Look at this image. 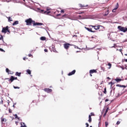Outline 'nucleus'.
I'll use <instances>...</instances> for the list:
<instances>
[{
  "mask_svg": "<svg viewBox=\"0 0 127 127\" xmlns=\"http://www.w3.org/2000/svg\"><path fill=\"white\" fill-rule=\"evenodd\" d=\"M115 81H116V82H121V81H122V79L117 78L115 79Z\"/></svg>",
  "mask_w": 127,
  "mask_h": 127,
  "instance_id": "obj_27",
  "label": "nucleus"
},
{
  "mask_svg": "<svg viewBox=\"0 0 127 127\" xmlns=\"http://www.w3.org/2000/svg\"><path fill=\"white\" fill-rule=\"evenodd\" d=\"M0 40H2V41H3V37L2 35H1V37H0Z\"/></svg>",
  "mask_w": 127,
  "mask_h": 127,
  "instance_id": "obj_34",
  "label": "nucleus"
},
{
  "mask_svg": "<svg viewBox=\"0 0 127 127\" xmlns=\"http://www.w3.org/2000/svg\"><path fill=\"white\" fill-rule=\"evenodd\" d=\"M61 12L62 13H64V10H61Z\"/></svg>",
  "mask_w": 127,
  "mask_h": 127,
  "instance_id": "obj_41",
  "label": "nucleus"
},
{
  "mask_svg": "<svg viewBox=\"0 0 127 127\" xmlns=\"http://www.w3.org/2000/svg\"><path fill=\"white\" fill-rule=\"evenodd\" d=\"M79 14H80V13H83V12H81V13H78Z\"/></svg>",
  "mask_w": 127,
  "mask_h": 127,
  "instance_id": "obj_54",
  "label": "nucleus"
},
{
  "mask_svg": "<svg viewBox=\"0 0 127 127\" xmlns=\"http://www.w3.org/2000/svg\"><path fill=\"white\" fill-rule=\"evenodd\" d=\"M108 66H109V69H111L112 68V64L111 63H108Z\"/></svg>",
  "mask_w": 127,
  "mask_h": 127,
  "instance_id": "obj_30",
  "label": "nucleus"
},
{
  "mask_svg": "<svg viewBox=\"0 0 127 127\" xmlns=\"http://www.w3.org/2000/svg\"><path fill=\"white\" fill-rule=\"evenodd\" d=\"M44 91H45V92H46L47 93H52V89L50 88H45L44 89Z\"/></svg>",
  "mask_w": 127,
  "mask_h": 127,
  "instance_id": "obj_8",
  "label": "nucleus"
},
{
  "mask_svg": "<svg viewBox=\"0 0 127 127\" xmlns=\"http://www.w3.org/2000/svg\"><path fill=\"white\" fill-rule=\"evenodd\" d=\"M15 124L17 126V125H18V122L15 121Z\"/></svg>",
  "mask_w": 127,
  "mask_h": 127,
  "instance_id": "obj_44",
  "label": "nucleus"
},
{
  "mask_svg": "<svg viewBox=\"0 0 127 127\" xmlns=\"http://www.w3.org/2000/svg\"><path fill=\"white\" fill-rule=\"evenodd\" d=\"M118 28L120 31L122 32H127V28L122 27V26H118Z\"/></svg>",
  "mask_w": 127,
  "mask_h": 127,
  "instance_id": "obj_3",
  "label": "nucleus"
},
{
  "mask_svg": "<svg viewBox=\"0 0 127 127\" xmlns=\"http://www.w3.org/2000/svg\"><path fill=\"white\" fill-rule=\"evenodd\" d=\"M104 94H107V88H104Z\"/></svg>",
  "mask_w": 127,
  "mask_h": 127,
  "instance_id": "obj_32",
  "label": "nucleus"
},
{
  "mask_svg": "<svg viewBox=\"0 0 127 127\" xmlns=\"http://www.w3.org/2000/svg\"><path fill=\"white\" fill-rule=\"evenodd\" d=\"M28 56H29V57H31V56H32V55L30 54L28 55Z\"/></svg>",
  "mask_w": 127,
  "mask_h": 127,
  "instance_id": "obj_46",
  "label": "nucleus"
},
{
  "mask_svg": "<svg viewBox=\"0 0 127 127\" xmlns=\"http://www.w3.org/2000/svg\"><path fill=\"white\" fill-rule=\"evenodd\" d=\"M102 68V69H103V67H101Z\"/></svg>",
  "mask_w": 127,
  "mask_h": 127,
  "instance_id": "obj_60",
  "label": "nucleus"
},
{
  "mask_svg": "<svg viewBox=\"0 0 127 127\" xmlns=\"http://www.w3.org/2000/svg\"><path fill=\"white\" fill-rule=\"evenodd\" d=\"M41 12H42V13H44V14H47L48 15H49V13H50V11H44V10H41Z\"/></svg>",
  "mask_w": 127,
  "mask_h": 127,
  "instance_id": "obj_9",
  "label": "nucleus"
},
{
  "mask_svg": "<svg viewBox=\"0 0 127 127\" xmlns=\"http://www.w3.org/2000/svg\"><path fill=\"white\" fill-rule=\"evenodd\" d=\"M107 79H108V80H111V78H110L109 77H107Z\"/></svg>",
  "mask_w": 127,
  "mask_h": 127,
  "instance_id": "obj_51",
  "label": "nucleus"
},
{
  "mask_svg": "<svg viewBox=\"0 0 127 127\" xmlns=\"http://www.w3.org/2000/svg\"><path fill=\"white\" fill-rule=\"evenodd\" d=\"M44 51L45 52H48V50L45 49Z\"/></svg>",
  "mask_w": 127,
  "mask_h": 127,
  "instance_id": "obj_40",
  "label": "nucleus"
},
{
  "mask_svg": "<svg viewBox=\"0 0 127 127\" xmlns=\"http://www.w3.org/2000/svg\"><path fill=\"white\" fill-rule=\"evenodd\" d=\"M105 102H109V99H106L105 100Z\"/></svg>",
  "mask_w": 127,
  "mask_h": 127,
  "instance_id": "obj_48",
  "label": "nucleus"
},
{
  "mask_svg": "<svg viewBox=\"0 0 127 127\" xmlns=\"http://www.w3.org/2000/svg\"><path fill=\"white\" fill-rule=\"evenodd\" d=\"M21 75V72H16L15 73V76H18V77H20Z\"/></svg>",
  "mask_w": 127,
  "mask_h": 127,
  "instance_id": "obj_18",
  "label": "nucleus"
},
{
  "mask_svg": "<svg viewBox=\"0 0 127 127\" xmlns=\"http://www.w3.org/2000/svg\"><path fill=\"white\" fill-rule=\"evenodd\" d=\"M8 112L10 114H11V113H12V111L11 110V109H9L8 110Z\"/></svg>",
  "mask_w": 127,
  "mask_h": 127,
  "instance_id": "obj_35",
  "label": "nucleus"
},
{
  "mask_svg": "<svg viewBox=\"0 0 127 127\" xmlns=\"http://www.w3.org/2000/svg\"><path fill=\"white\" fill-rule=\"evenodd\" d=\"M117 8H119V3H117V4L115 6V7L113 9V12H116V10H117Z\"/></svg>",
  "mask_w": 127,
  "mask_h": 127,
  "instance_id": "obj_12",
  "label": "nucleus"
},
{
  "mask_svg": "<svg viewBox=\"0 0 127 127\" xmlns=\"http://www.w3.org/2000/svg\"><path fill=\"white\" fill-rule=\"evenodd\" d=\"M0 105H3V101H2V98H0Z\"/></svg>",
  "mask_w": 127,
  "mask_h": 127,
  "instance_id": "obj_28",
  "label": "nucleus"
},
{
  "mask_svg": "<svg viewBox=\"0 0 127 127\" xmlns=\"http://www.w3.org/2000/svg\"><path fill=\"white\" fill-rule=\"evenodd\" d=\"M16 24H18V21H15L14 22V23L12 24V25H16Z\"/></svg>",
  "mask_w": 127,
  "mask_h": 127,
  "instance_id": "obj_25",
  "label": "nucleus"
},
{
  "mask_svg": "<svg viewBox=\"0 0 127 127\" xmlns=\"http://www.w3.org/2000/svg\"><path fill=\"white\" fill-rule=\"evenodd\" d=\"M0 51H1V52H5L4 50H3V49L0 48Z\"/></svg>",
  "mask_w": 127,
  "mask_h": 127,
  "instance_id": "obj_37",
  "label": "nucleus"
},
{
  "mask_svg": "<svg viewBox=\"0 0 127 127\" xmlns=\"http://www.w3.org/2000/svg\"><path fill=\"white\" fill-rule=\"evenodd\" d=\"M27 73H28V74H29V75H31V70H30V69H27L26 70Z\"/></svg>",
  "mask_w": 127,
  "mask_h": 127,
  "instance_id": "obj_24",
  "label": "nucleus"
},
{
  "mask_svg": "<svg viewBox=\"0 0 127 127\" xmlns=\"http://www.w3.org/2000/svg\"><path fill=\"white\" fill-rule=\"evenodd\" d=\"M52 48L53 52H56V49L55 48V46L52 45Z\"/></svg>",
  "mask_w": 127,
  "mask_h": 127,
  "instance_id": "obj_17",
  "label": "nucleus"
},
{
  "mask_svg": "<svg viewBox=\"0 0 127 127\" xmlns=\"http://www.w3.org/2000/svg\"><path fill=\"white\" fill-rule=\"evenodd\" d=\"M25 22L26 23V25H31V24H33L34 21L31 18H29L25 20Z\"/></svg>",
  "mask_w": 127,
  "mask_h": 127,
  "instance_id": "obj_2",
  "label": "nucleus"
},
{
  "mask_svg": "<svg viewBox=\"0 0 127 127\" xmlns=\"http://www.w3.org/2000/svg\"><path fill=\"white\" fill-rule=\"evenodd\" d=\"M90 116H91V117H92V116H95V114H94V113H91Z\"/></svg>",
  "mask_w": 127,
  "mask_h": 127,
  "instance_id": "obj_38",
  "label": "nucleus"
},
{
  "mask_svg": "<svg viewBox=\"0 0 127 127\" xmlns=\"http://www.w3.org/2000/svg\"><path fill=\"white\" fill-rule=\"evenodd\" d=\"M5 80H8V84H11L13 82L14 80H17V77H14L13 76L11 75L10 76V79L9 78H5Z\"/></svg>",
  "mask_w": 127,
  "mask_h": 127,
  "instance_id": "obj_1",
  "label": "nucleus"
},
{
  "mask_svg": "<svg viewBox=\"0 0 127 127\" xmlns=\"http://www.w3.org/2000/svg\"><path fill=\"white\" fill-rule=\"evenodd\" d=\"M97 69H91L89 71V74L90 77H93V75L92 74H94V73H97Z\"/></svg>",
  "mask_w": 127,
  "mask_h": 127,
  "instance_id": "obj_6",
  "label": "nucleus"
},
{
  "mask_svg": "<svg viewBox=\"0 0 127 127\" xmlns=\"http://www.w3.org/2000/svg\"><path fill=\"white\" fill-rule=\"evenodd\" d=\"M1 122L2 123H3V122H5V121H4V118H1Z\"/></svg>",
  "mask_w": 127,
  "mask_h": 127,
  "instance_id": "obj_39",
  "label": "nucleus"
},
{
  "mask_svg": "<svg viewBox=\"0 0 127 127\" xmlns=\"http://www.w3.org/2000/svg\"><path fill=\"white\" fill-rule=\"evenodd\" d=\"M40 40H42V41H45L46 40V37L45 36H43L40 38Z\"/></svg>",
  "mask_w": 127,
  "mask_h": 127,
  "instance_id": "obj_15",
  "label": "nucleus"
},
{
  "mask_svg": "<svg viewBox=\"0 0 127 127\" xmlns=\"http://www.w3.org/2000/svg\"><path fill=\"white\" fill-rule=\"evenodd\" d=\"M107 115V113H105L104 115H103V117H106V115Z\"/></svg>",
  "mask_w": 127,
  "mask_h": 127,
  "instance_id": "obj_47",
  "label": "nucleus"
},
{
  "mask_svg": "<svg viewBox=\"0 0 127 127\" xmlns=\"http://www.w3.org/2000/svg\"><path fill=\"white\" fill-rule=\"evenodd\" d=\"M2 32H3V33H6V32L10 33V32L9 31V30L8 29V26H7L6 27L2 28Z\"/></svg>",
  "mask_w": 127,
  "mask_h": 127,
  "instance_id": "obj_4",
  "label": "nucleus"
},
{
  "mask_svg": "<svg viewBox=\"0 0 127 127\" xmlns=\"http://www.w3.org/2000/svg\"><path fill=\"white\" fill-rule=\"evenodd\" d=\"M50 88H51V86H50Z\"/></svg>",
  "mask_w": 127,
  "mask_h": 127,
  "instance_id": "obj_59",
  "label": "nucleus"
},
{
  "mask_svg": "<svg viewBox=\"0 0 127 127\" xmlns=\"http://www.w3.org/2000/svg\"><path fill=\"white\" fill-rule=\"evenodd\" d=\"M108 126H109V123L107 122H105V127H108Z\"/></svg>",
  "mask_w": 127,
  "mask_h": 127,
  "instance_id": "obj_33",
  "label": "nucleus"
},
{
  "mask_svg": "<svg viewBox=\"0 0 127 127\" xmlns=\"http://www.w3.org/2000/svg\"><path fill=\"white\" fill-rule=\"evenodd\" d=\"M126 69H127V66H126Z\"/></svg>",
  "mask_w": 127,
  "mask_h": 127,
  "instance_id": "obj_56",
  "label": "nucleus"
},
{
  "mask_svg": "<svg viewBox=\"0 0 127 127\" xmlns=\"http://www.w3.org/2000/svg\"><path fill=\"white\" fill-rule=\"evenodd\" d=\"M89 123H92V117L91 116L89 115V120H88Z\"/></svg>",
  "mask_w": 127,
  "mask_h": 127,
  "instance_id": "obj_22",
  "label": "nucleus"
},
{
  "mask_svg": "<svg viewBox=\"0 0 127 127\" xmlns=\"http://www.w3.org/2000/svg\"><path fill=\"white\" fill-rule=\"evenodd\" d=\"M120 124H121V121H118L116 123V125H117V126H119Z\"/></svg>",
  "mask_w": 127,
  "mask_h": 127,
  "instance_id": "obj_36",
  "label": "nucleus"
},
{
  "mask_svg": "<svg viewBox=\"0 0 127 127\" xmlns=\"http://www.w3.org/2000/svg\"><path fill=\"white\" fill-rule=\"evenodd\" d=\"M80 7H87L88 5H83L82 4H79Z\"/></svg>",
  "mask_w": 127,
  "mask_h": 127,
  "instance_id": "obj_16",
  "label": "nucleus"
},
{
  "mask_svg": "<svg viewBox=\"0 0 127 127\" xmlns=\"http://www.w3.org/2000/svg\"><path fill=\"white\" fill-rule=\"evenodd\" d=\"M6 73H8V74H10L11 75L13 74V71H10L8 68H6Z\"/></svg>",
  "mask_w": 127,
  "mask_h": 127,
  "instance_id": "obj_13",
  "label": "nucleus"
},
{
  "mask_svg": "<svg viewBox=\"0 0 127 127\" xmlns=\"http://www.w3.org/2000/svg\"><path fill=\"white\" fill-rule=\"evenodd\" d=\"M78 16H79V17H81V15H79Z\"/></svg>",
  "mask_w": 127,
  "mask_h": 127,
  "instance_id": "obj_55",
  "label": "nucleus"
},
{
  "mask_svg": "<svg viewBox=\"0 0 127 127\" xmlns=\"http://www.w3.org/2000/svg\"><path fill=\"white\" fill-rule=\"evenodd\" d=\"M13 88H14V89H20V87H19L18 86H13Z\"/></svg>",
  "mask_w": 127,
  "mask_h": 127,
  "instance_id": "obj_31",
  "label": "nucleus"
},
{
  "mask_svg": "<svg viewBox=\"0 0 127 127\" xmlns=\"http://www.w3.org/2000/svg\"><path fill=\"white\" fill-rule=\"evenodd\" d=\"M116 86H117V87H121V88H123V87L126 88V86H125V85H120V84H117V85H116Z\"/></svg>",
  "mask_w": 127,
  "mask_h": 127,
  "instance_id": "obj_21",
  "label": "nucleus"
},
{
  "mask_svg": "<svg viewBox=\"0 0 127 127\" xmlns=\"http://www.w3.org/2000/svg\"><path fill=\"white\" fill-rule=\"evenodd\" d=\"M70 46H71V44L67 43L64 44V49L66 50H68V49L70 47Z\"/></svg>",
  "mask_w": 127,
  "mask_h": 127,
  "instance_id": "obj_7",
  "label": "nucleus"
},
{
  "mask_svg": "<svg viewBox=\"0 0 127 127\" xmlns=\"http://www.w3.org/2000/svg\"><path fill=\"white\" fill-rule=\"evenodd\" d=\"M119 51H120V52H121L122 53H123L122 52V51H123L122 49L119 50Z\"/></svg>",
  "mask_w": 127,
  "mask_h": 127,
  "instance_id": "obj_52",
  "label": "nucleus"
},
{
  "mask_svg": "<svg viewBox=\"0 0 127 127\" xmlns=\"http://www.w3.org/2000/svg\"><path fill=\"white\" fill-rule=\"evenodd\" d=\"M95 30H99V31H103L105 30V27L101 25H98L97 28H95Z\"/></svg>",
  "mask_w": 127,
  "mask_h": 127,
  "instance_id": "obj_5",
  "label": "nucleus"
},
{
  "mask_svg": "<svg viewBox=\"0 0 127 127\" xmlns=\"http://www.w3.org/2000/svg\"><path fill=\"white\" fill-rule=\"evenodd\" d=\"M57 15V16H60V15H61V14H58Z\"/></svg>",
  "mask_w": 127,
  "mask_h": 127,
  "instance_id": "obj_49",
  "label": "nucleus"
},
{
  "mask_svg": "<svg viewBox=\"0 0 127 127\" xmlns=\"http://www.w3.org/2000/svg\"><path fill=\"white\" fill-rule=\"evenodd\" d=\"M13 116L15 117V119H17V120H18V121L20 120V118L19 117H18V116H17V114L14 115Z\"/></svg>",
  "mask_w": 127,
  "mask_h": 127,
  "instance_id": "obj_19",
  "label": "nucleus"
},
{
  "mask_svg": "<svg viewBox=\"0 0 127 127\" xmlns=\"http://www.w3.org/2000/svg\"><path fill=\"white\" fill-rule=\"evenodd\" d=\"M33 24V26H35V25H43V23L35 22V21H34Z\"/></svg>",
  "mask_w": 127,
  "mask_h": 127,
  "instance_id": "obj_10",
  "label": "nucleus"
},
{
  "mask_svg": "<svg viewBox=\"0 0 127 127\" xmlns=\"http://www.w3.org/2000/svg\"><path fill=\"white\" fill-rule=\"evenodd\" d=\"M74 47H75V48H77V49H79V48L77 46H74Z\"/></svg>",
  "mask_w": 127,
  "mask_h": 127,
  "instance_id": "obj_45",
  "label": "nucleus"
},
{
  "mask_svg": "<svg viewBox=\"0 0 127 127\" xmlns=\"http://www.w3.org/2000/svg\"><path fill=\"white\" fill-rule=\"evenodd\" d=\"M23 60H25V58H23Z\"/></svg>",
  "mask_w": 127,
  "mask_h": 127,
  "instance_id": "obj_53",
  "label": "nucleus"
},
{
  "mask_svg": "<svg viewBox=\"0 0 127 127\" xmlns=\"http://www.w3.org/2000/svg\"><path fill=\"white\" fill-rule=\"evenodd\" d=\"M75 73H76V70H72L71 72H69L68 74V76H72V75H74V74H75Z\"/></svg>",
  "mask_w": 127,
  "mask_h": 127,
  "instance_id": "obj_14",
  "label": "nucleus"
},
{
  "mask_svg": "<svg viewBox=\"0 0 127 127\" xmlns=\"http://www.w3.org/2000/svg\"><path fill=\"white\" fill-rule=\"evenodd\" d=\"M85 125L86 126V127H89V124L86 123Z\"/></svg>",
  "mask_w": 127,
  "mask_h": 127,
  "instance_id": "obj_43",
  "label": "nucleus"
},
{
  "mask_svg": "<svg viewBox=\"0 0 127 127\" xmlns=\"http://www.w3.org/2000/svg\"><path fill=\"white\" fill-rule=\"evenodd\" d=\"M24 1H25V0H23Z\"/></svg>",
  "mask_w": 127,
  "mask_h": 127,
  "instance_id": "obj_57",
  "label": "nucleus"
},
{
  "mask_svg": "<svg viewBox=\"0 0 127 127\" xmlns=\"http://www.w3.org/2000/svg\"><path fill=\"white\" fill-rule=\"evenodd\" d=\"M62 17L64 18H68V16L67 14H65L64 15H63L62 16Z\"/></svg>",
  "mask_w": 127,
  "mask_h": 127,
  "instance_id": "obj_23",
  "label": "nucleus"
},
{
  "mask_svg": "<svg viewBox=\"0 0 127 127\" xmlns=\"http://www.w3.org/2000/svg\"><path fill=\"white\" fill-rule=\"evenodd\" d=\"M84 28H85V29H86V30H87L88 31H89V32H93V33L96 32L95 31L92 30V28H89L87 27H85Z\"/></svg>",
  "mask_w": 127,
  "mask_h": 127,
  "instance_id": "obj_11",
  "label": "nucleus"
},
{
  "mask_svg": "<svg viewBox=\"0 0 127 127\" xmlns=\"http://www.w3.org/2000/svg\"><path fill=\"white\" fill-rule=\"evenodd\" d=\"M73 37H74L75 38H76V39H77V35H74V36H73Z\"/></svg>",
  "mask_w": 127,
  "mask_h": 127,
  "instance_id": "obj_42",
  "label": "nucleus"
},
{
  "mask_svg": "<svg viewBox=\"0 0 127 127\" xmlns=\"http://www.w3.org/2000/svg\"><path fill=\"white\" fill-rule=\"evenodd\" d=\"M108 109L106 110L105 111V113L107 114V113H108Z\"/></svg>",
  "mask_w": 127,
  "mask_h": 127,
  "instance_id": "obj_50",
  "label": "nucleus"
},
{
  "mask_svg": "<svg viewBox=\"0 0 127 127\" xmlns=\"http://www.w3.org/2000/svg\"><path fill=\"white\" fill-rule=\"evenodd\" d=\"M7 18H8V21H9V22L12 21V18H11V17H8Z\"/></svg>",
  "mask_w": 127,
  "mask_h": 127,
  "instance_id": "obj_29",
  "label": "nucleus"
},
{
  "mask_svg": "<svg viewBox=\"0 0 127 127\" xmlns=\"http://www.w3.org/2000/svg\"><path fill=\"white\" fill-rule=\"evenodd\" d=\"M89 26H91V27H93L95 30H96V28H98V27H99V26H93V25H90Z\"/></svg>",
  "mask_w": 127,
  "mask_h": 127,
  "instance_id": "obj_26",
  "label": "nucleus"
},
{
  "mask_svg": "<svg viewBox=\"0 0 127 127\" xmlns=\"http://www.w3.org/2000/svg\"><path fill=\"white\" fill-rule=\"evenodd\" d=\"M109 14V10H107L104 14H103L104 16H107Z\"/></svg>",
  "mask_w": 127,
  "mask_h": 127,
  "instance_id": "obj_20",
  "label": "nucleus"
},
{
  "mask_svg": "<svg viewBox=\"0 0 127 127\" xmlns=\"http://www.w3.org/2000/svg\"><path fill=\"white\" fill-rule=\"evenodd\" d=\"M87 8H83V9Z\"/></svg>",
  "mask_w": 127,
  "mask_h": 127,
  "instance_id": "obj_58",
  "label": "nucleus"
}]
</instances>
